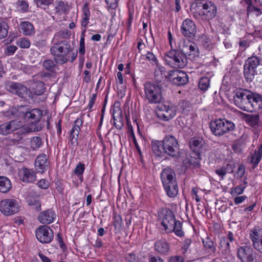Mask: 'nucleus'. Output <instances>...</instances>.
Here are the masks:
<instances>
[{
  "mask_svg": "<svg viewBox=\"0 0 262 262\" xmlns=\"http://www.w3.org/2000/svg\"><path fill=\"white\" fill-rule=\"evenodd\" d=\"M29 204V205H36V206H35V210L36 211H39L41 209V204L37 200H30Z\"/></svg>",
  "mask_w": 262,
  "mask_h": 262,
  "instance_id": "338daca9",
  "label": "nucleus"
},
{
  "mask_svg": "<svg viewBox=\"0 0 262 262\" xmlns=\"http://www.w3.org/2000/svg\"><path fill=\"white\" fill-rule=\"evenodd\" d=\"M43 145V142L40 137L35 136L30 140V147L33 151L38 150Z\"/></svg>",
  "mask_w": 262,
  "mask_h": 262,
  "instance_id": "4c0bfd02",
  "label": "nucleus"
},
{
  "mask_svg": "<svg viewBox=\"0 0 262 262\" xmlns=\"http://www.w3.org/2000/svg\"><path fill=\"white\" fill-rule=\"evenodd\" d=\"M97 97V93L93 94L90 98L89 102L88 105V108L90 111H92V108L94 104Z\"/></svg>",
  "mask_w": 262,
  "mask_h": 262,
  "instance_id": "13d9d810",
  "label": "nucleus"
},
{
  "mask_svg": "<svg viewBox=\"0 0 262 262\" xmlns=\"http://www.w3.org/2000/svg\"><path fill=\"white\" fill-rule=\"evenodd\" d=\"M168 262H184L182 256L180 255L172 256L169 257Z\"/></svg>",
  "mask_w": 262,
  "mask_h": 262,
  "instance_id": "680f3d73",
  "label": "nucleus"
},
{
  "mask_svg": "<svg viewBox=\"0 0 262 262\" xmlns=\"http://www.w3.org/2000/svg\"><path fill=\"white\" fill-rule=\"evenodd\" d=\"M246 121L250 126L255 127L259 125L260 119L258 114L246 115Z\"/></svg>",
  "mask_w": 262,
  "mask_h": 262,
  "instance_id": "f704fd0d",
  "label": "nucleus"
},
{
  "mask_svg": "<svg viewBox=\"0 0 262 262\" xmlns=\"http://www.w3.org/2000/svg\"><path fill=\"white\" fill-rule=\"evenodd\" d=\"M37 7L46 10L53 3V0H34Z\"/></svg>",
  "mask_w": 262,
  "mask_h": 262,
  "instance_id": "49530a36",
  "label": "nucleus"
},
{
  "mask_svg": "<svg viewBox=\"0 0 262 262\" xmlns=\"http://www.w3.org/2000/svg\"><path fill=\"white\" fill-rule=\"evenodd\" d=\"M155 79L157 81L156 84L151 82H146L144 85L145 98L150 103H159L162 99L161 88L159 83L162 80L158 78V73L156 74Z\"/></svg>",
  "mask_w": 262,
  "mask_h": 262,
  "instance_id": "423d86ee",
  "label": "nucleus"
},
{
  "mask_svg": "<svg viewBox=\"0 0 262 262\" xmlns=\"http://www.w3.org/2000/svg\"><path fill=\"white\" fill-rule=\"evenodd\" d=\"M179 106L183 113H186L190 110V103L187 101L183 100L180 102Z\"/></svg>",
  "mask_w": 262,
  "mask_h": 262,
  "instance_id": "3c124183",
  "label": "nucleus"
},
{
  "mask_svg": "<svg viewBox=\"0 0 262 262\" xmlns=\"http://www.w3.org/2000/svg\"><path fill=\"white\" fill-rule=\"evenodd\" d=\"M167 195L170 198H174L178 194V186L177 181L166 185H163Z\"/></svg>",
  "mask_w": 262,
  "mask_h": 262,
  "instance_id": "c85d7f7f",
  "label": "nucleus"
},
{
  "mask_svg": "<svg viewBox=\"0 0 262 262\" xmlns=\"http://www.w3.org/2000/svg\"><path fill=\"white\" fill-rule=\"evenodd\" d=\"M200 159V156H196L193 152L191 156H186L182 162L186 168H194L199 167Z\"/></svg>",
  "mask_w": 262,
  "mask_h": 262,
  "instance_id": "a878e982",
  "label": "nucleus"
},
{
  "mask_svg": "<svg viewBox=\"0 0 262 262\" xmlns=\"http://www.w3.org/2000/svg\"><path fill=\"white\" fill-rule=\"evenodd\" d=\"M159 220L166 233L174 232L179 237L184 235L182 230V224L180 221H176L172 211L167 208L161 209L159 212Z\"/></svg>",
  "mask_w": 262,
  "mask_h": 262,
  "instance_id": "7ed1b4c3",
  "label": "nucleus"
},
{
  "mask_svg": "<svg viewBox=\"0 0 262 262\" xmlns=\"http://www.w3.org/2000/svg\"><path fill=\"white\" fill-rule=\"evenodd\" d=\"M49 162L46 154L38 155L35 162V167L38 172L43 173L47 170Z\"/></svg>",
  "mask_w": 262,
  "mask_h": 262,
  "instance_id": "5701e85b",
  "label": "nucleus"
},
{
  "mask_svg": "<svg viewBox=\"0 0 262 262\" xmlns=\"http://www.w3.org/2000/svg\"><path fill=\"white\" fill-rule=\"evenodd\" d=\"M12 188V184L9 178L5 176H0V192L7 193Z\"/></svg>",
  "mask_w": 262,
  "mask_h": 262,
  "instance_id": "2f4dec72",
  "label": "nucleus"
},
{
  "mask_svg": "<svg viewBox=\"0 0 262 262\" xmlns=\"http://www.w3.org/2000/svg\"><path fill=\"white\" fill-rule=\"evenodd\" d=\"M161 179L163 185L177 181L174 170L169 167H166L162 171Z\"/></svg>",
  "mask_w": 262,
  "mask_h": 262,
  "instance_id": "393cba45",
  "label": "nucleus"
},
{
  "mask_svg": "<svg viewBox=\"0 0 262 262\" xmlns=\"http://www.w3.org/2000/svg\"><path fill=\"white\" fill-rule=\"evenodd\" d=\"M182 35L187 38H193L196 32L195 23L189 18L183 20L180 28Z\"/></svg>",
  "mask_w": 262,
  "mask_h": 262,
  "instance_id": "dca6fc26",
  "label": "nucleus"
},
{
  "mask_svg": "<svg viewBox=\"0 0 262 262\" xmlns=\"http://www.w3.org/2000/svg\"><path fill=\"white\" fill-rule=\"evenodd\" d=\"M180 50H171L165 53L166 63L173 68H183L187 63V58L196 60L199 56L198 46L193 42L184 41L179 45Z\"/></svg>",
  "mask_w": 262,
  "mask_h": 262,
  "instance_id": "f257e3e1",
  "label": "nucleus"
},
{
  "mask_svg": "<svg viewBox=\"0 0 262 262\" xmlns=\"http://www.w3.org/2000/svg\"><path fill=\"white\" fill-rule=\"evenodd\" d=\"M157 107V116L163 121H167L173 118L176 114V108L172 104L160 103Z\"/></svg>",
  "mask_w": 262,
  "mask_h": 262,
  "instance_id": "9d476101",
  "label": "nucleus"
},
{
  "mask_svg": "<svg viewBox=\"0 0 262 262\" xmlns=\"http://www.w3.org/2000/svg\"><path fill=\"white\" fill-rule=\"evenodd\" d=\"M19 206L14 199H4L0 202V211L6 216H10L17 213Z\"/></svg>",
  "mask_w": 262,
  "mask_h": 262,
  "instance_id": "9b49d317",
  "label": "nucleus"
},
{
  "mask_svg": "<svg viewBox=\"0 0 262 262\" xmlns=\"http://www.w3.org/2000/svg\"><path fill=\"white\" fill-rule=\"evenodd\" d=\"M83 121L81 118H77L74 121V125L70 131V134L79 136L80 127L82 125Z\"/></svg>",
  "mask_w": 262,
  "mask_h": 262,
  "instance_id": "c03bdc74",
  "label": "nucleus"
},
{
  "mask_svg": "<svg viewBox=\"0 0 262 262\" xmlns=\"http://www.w3.org/2000/svg\"><path fill=\"white\" fill-rule=\"evenodd\" d=\"M163 145V140L162 141L152 140L151 150L156 156L161 157L163 154H164Z\"/></svg>",
  "mask_w": 262,
  "mask_h": 262,
  "instance_id": "c756f323",
  "label": "nucleus"
},
{
  "mask_svg": "<svg viewBox=\"0 0 262 262\" xmlns=\"http://www.w3.org/2000/svg\"><path fill=\"white\" fill-rule=\"evenodd\" d=\"M17 48L15 46L10 45L6 48L5 53L7 56H11L14 54Z\"/></svg>",
  "mask_w": 262,
  "mask_h": 262,
  "instance_id": "5fc2aeb1",
  "label": "nucleus"
},
{
  "mask_svg": "<svg viewBox=\"0 0 262 262\" xmlns=\"http://www.w3.org/2000/svg\"><path fill=\"white\" fill-rule=\"evenodd\" d=\"M241 140L238 139L235 141L232 145V148L235 152H238L241 150L240 145H241Z\"/></svg>",
  "mask_w": 262,
  "mask_h": 262,
  "instance_id": "69168bd1",
  "label": "nucleus"
},
{
  "mask_svg": "<svg viewBox=\"0 0 262 262\" xmlns=\"http://www.w3.org/2000/svg\"><path fill=\"white\" fill-rule=\"evenodd\" d=\"M56 217L55 212L52 209H48L41 212L38 216V219L43 224H49L55 221Z\"/></svg>",
  "mask_w": 262,
  "mask_h": 262,
  "instance_id": "b1692460",
  "label": "nucleus"
},
{
  "mask_svg": "<svg viewBox=\"0 0 262 262\" xmlns=\"http://www.w3.org/2000/svg\"><path fill=\"white\" fill-rule=\"evenodd\" d=\"M164 154L177 158L180 157V148L177 139L172 136H166L163 139Z\"/></svg>",
  "mask_w": 262,
  "mask_h": 262,
  "instance_id": "6e6552de",
  "label": "nucleus"
},
{
  "mask_svg": "<svg viewBox=\"0 0 262 262\" xmlns=\"http://www.w3.org/2000/svg\"><path fill=\"white\" fill-rule=\"evenodd\" d=\"M9 26L5 21H0V39L5 38L8 33Z\"/></svg>",
  "mask_w": 262,
  "mask_h": 262,
  "instance_id": "a18cd8bd",
  "label": "nucleus"
},
{
  "mask_svg": "<svg viewBox=\"0 0 262 262\" xmlns=\"http://www.w3.org/2000/svg\"><path fill=\"white\" fill-rule=\"evenodd\" d=\"M22 126V123L17 120H11L0 125V134L7 135Z\"/></svg>",
  "mask_w": 262,
  "mask_h": 262,
  "instance_id": "412c9836",
  "label": "nucleus"
},
{
  "mask_svg": "<svg viewBox=\"0 0 262 262\" xmlns=\"http://www.w3.org/2000/svg\"><path fill=\"white\" fill-rule=\"evenodd\" d=\"M216 14V7L211 2H207L203 5V11L199 13L202 19L209 20Z\"/></svg>",
  "mask_w": 262,
  "mask_h": 262,
  "instance_id": "a211bd4d",
  "label": "nucleus"
},
{
  "mask_svg": "<svg viewBox=\"0 0 262 262\" xmlns=\"http://www.w3.org/2000/svg\"><path fill=\"white\" fill-rule=\"evenodd\" d=\"M107 6L112 9H115L118 6L117 0H105Z\"/></svg>",
  "mask_w": 262,
  "mask_h": 262,
  "instance_id": "e2e57ef3",
  "label": "nucleus"
},
{
  "mask_svg": "<svg viewBox=\"0 0 262 262\" xmlns=\"http://www.w3.org/2000/svg\"><path fill=\"white\" fill-rule=\"evenodd\" d=\"M250 94L251 91L244 89H237L233 96L235 105L242 110L247 112L249 96Z\"/></svg>",
  "mask_w": 262,
  "mask_h": 262,
  "instance_id": "1a4fd4ad",
  "label": "nucleus"
},
{
  "mask_svg": "<svg viewBox=\"0 0 262 262\" xmlns=\"http://www.w3.org/2000/svg\"><path fill=\"white\" fill-rule=\"evenodd\" d=\"M38 186L40 188L46 189H48L49 186V183L47 180L45 179H41L38 182Z\"/></svg>",
  "mask_w": 262,
  "mask_h": 262,
  "instance_id": "bf43d9fd",
  "label": "nucleus"
},
{
  "mask_svg": "<svg viewBox=\"0 0 262 262\" xmlns=\"http://www.w3.org/2000/svg\"><path fill=\"white\" fill-rule=\"evenodd\" d=\"M17 45L20 48H28L30 46V42L27 39L21 38L17 41Z\"/></svg>",
  "mask_w": 262,
  "mask_h": 262,
  "instance_id": "603ef678",
  "label": "nucleus"
},
{
  "mask_svg": "<svg viewBox=\"0 0 262 262\" xmlns=\"http://www.w3.org/2000/svg\"><path fill=\"white\" fill-rule=\"evenodd\" d=\"M84 170V164L80 162L77 164L74 170V174L77 176L80 182H82L83 181V173Z\"/></svg>",
  "mask_w": 262,
  "mask_h": 262,
  "instance_id": "58836bf2",
  "label": "nucleus"
},
{
  "mask_svg": "<svg viewBox=\"0 0 262 262\" xmlns=\"http://www.w3.org/2000/svg\"><path fill=\"white\" fill-rule=\"evenodd\" d=\"M17 10L21 13L27 12L29 9V3L24 0H18L16 3Z\"/></svg>",
  "mask_w": 262,
  "mask_h": 262,
  "instance_id": "37998d69",
  "label": "nucleus"
},
{
  "mask_svg": "<svg viewBox=\"0 0 262 262\" xmlns=\"http://www.w3.org/2000/svg\"><path fill=\"white\" fill-rule=\"evenodd\" d=\"M79 136L70 134V142L72 145L75 146L78 145L77 139Z\"/></svg>",
  "mask_w": 262,
  "mask_h": 262,
  "instance_id": "774afa93",
  "label": "nucleus"
},
{
  "mask_svg": "<svg viewBox=\"0 0 262 262\" xmlns=\"http://www.w3.org/2000/svg\"><path fill=\"white\" fill-rule=\"evenodd\" d=\"M235 127V125L233 122L225 119H216L210 124L211 130L216 136H223L233 131Z\"/></svg>",
  "mask_w": 262,
  "mask_h": 262,
  "instance_id": "0eeeda50",
  "label": "nucleus"
},
{
  "mask_svg": "<svg viewBox=\"0 0 262 262\" xmlns=\"http://www.w3.org/2000/svg\"><path fill=\"white\" fill-rule=\"evenodd\" d=\"M202 243L205 251V254L207 256L212 255L216 252V247L212 239L209 236L203 239Z\"/></svg>",
  "mask_w": 262,
  "mask_h": 262,
  "instance_id": "bb28decb",
  "label": "nucleus"
},
{
  "mask_svg": "<svg viewBox=\"0 0 262 262\" xmlns=\"http://www.w3.org/2000/svg\"><path fill=\"white\" fill-rule=\"evenodd\" d=\"M262 157V144L259 146L257 150L250 158V162L252 163V168L254 169L260 162Z\"/></svg>",
  "mask_w": 262,
  "mask_h": 262,
  "instance_id": "473e14b6",
  "label": "nucleus"
},
{
  "mask_svg": "<svg viewBox=\"0 0 262 262\" xmlns=\"http://www.w3.org/2000/svg\"><path fill=\"white\" fill-rule=\"evenodd\" d=\"M237 257L242 262H256V254L249 246H241L237 250Z\"/></svg>",
  "mask_w": 262,
  "mask_h": 262,
  "instance_id": "f8f14e48",
  "label": "nucleus"
},
{
  "mask_svg": "<svg viewBox=\"0 0 262 262\" xmlns=\"http://www.w3.org/2000/svg\"><path fill=\"white\" fill-rule=\"evenodd\" d=\"M35 235L37 240L43 244L50 243L54 237L52 230L46 225L40 226L37 228Z\"/></svg>",
  "mask_w": 262,
  "mask_h": 262,
  "instance_id": "ddd939ff",
  "label": "nucleus"
},
{
  "mask_svg": "<svg viewBox=\"0 0 262 262\" xmlns=\"http://www.w3.org/2000/svg\"><path fill=\"white\" fill-rule=\"evenodd\" d=\"M114 120V124L116 128L118 129H121L124 125L123 119L122 116Z\"/></svg>",
  "mask_w": 262,
  "mask_h": 262,
  "instance_id": "864d4df0",
  "label": "nucleus"
},
{
  "mask_svg": "<svg viewBox=\"0 0 262 262\" xmlns=\"http://www.w3.org/2000/svg\"><path fill=\"white\" fill-rule=\"evenodd\" d=\"M142 59H145L148 61L152 65H158V59L154 53L148 51L146 54H142L141 60Z\"/></svg>",
  "mask_w": 262,
  "mask_h": 262,
  "instance_id": "a19ab883",
  "label": "nucleus"
},
{
  "mask_svg": "<svg viewBox=\"0 0 262 262\" xmlns=\"http://www.w3.org/2000/svg\"><path fill=\"white\" fill-rule=\"evenodd\" d=\"M154 247L155 250L161 255H167L170 249L169 243L165 240L157 241Z\"/></svg>",
  "mask_w": 262,
  "mask_h": 262,
  "instance_id": "cd10ccee",
  "label": "nucleus"
},
{
  "mask_svg": "<svg viewBox=\"0 0 262 262\" xmlns=\"http://www.w3.org/2000/svg\"><path fill=\"white\" fill-rule=\"evenodd\" d=\"M90 16V12L88 7V4L85 3L83 7V14L82 19L81 22V25L82 27L86 28L89 23V19Z\"/></svg>",
  "mask_w": 262,
  "mask_h": 262,
  "instance_id": "c9c22d12",
  "label": "nucleus"
},
{
  "mask_svg": "<svg viewBox=\"0 0 262 262\" xmlns=\"http://www.w3.org/2000/svg\"><path fill=\"white\" fill-rule=\"evenodd\" d=\"M215 172L218 176L221 177V179L223 180H224L225 175L227 173V168H225V167H222L221 168L215 170Z\"/></svg>",
  "mask_w": 262,
  "mask_h": 262,
  "instance_id": "6e6d98bb",
  "label": "nucleus"
},
{
  "mask_svg": "<svg viewBox=\"0 0 262 262\" xmlns=\"http://www.w3.org/2000/svg\"><path fill=\"white\" fill-rule=\"evenodd\" d=\"M192 241L190 238H186L184 241L183 246L182 247V252L183 253H185L187 251Z\"/></svg>",
  "mask_w": 262,
  "mask_h": 262,
  "instance_id": "4d7b16f0",
  "label": "nucleus"
},
{
  "mask_svg": "<svg viewBox=\"0 0 262 262\" xmlns=\"http://www.w3.org/2000/svg\"><path fill=\"white\" fill-rule=\"evenodd\" d=\"M190 148L196 156H200L201 152L205 146V141L201 137H194L189 140Z\"/></svg>",
  "mask_w": 262,
  "mask_h": 262,
  "instance_id": "aec40b11",
  "label": "nucleus"
},
{
  "mask_svg": "<svg viewBox=\"0 0 262 262\" xmlns=\"http://www.w3.org/2000/svg\"><path fill=\"white\" fill-rule=\"evenodd\" d=\"M46 91L45 84L41 81L35 82L32 88L33 93L36 95H41Z\"/></svg>",
  "mask_w": 262,
  "mask_h": 262,
  "instance_id": "e433bc0d",
  "label": "nucleus"
},
{
  "mask_svg": "<svg viewBox=\"0 0 262 262\" xmlns=\"http://www.w3.org/2000/svg\"><path fill=\"white\" fill-rule=\"evenodd\" d=\"M19 29L25 35H31L34 33L33 25L27 21L21 22L19 25Z\"/></svg>",
  "mask_w": 262,
  "mask_h": 262,
  "instance_id": "7c9ffc66",
  "label": "nucleus"
},
{
  "mask_svg": "<svg viewBox=\"0 0 262 262\" xmlns=\"http://www.w3.org/2000/svg\"><path fill=\"white\" fill-rule=\"evenodd\" d=\"M249 237L253 248L262 253V228L255 226L250 230Z\"/></svg>",
  "mask_w": 262,
  "mask_h": 262,
  "instance_id": "4468645a",
  "label": "nucleus"
},
{
  "mask_svg": "<svg viewBox=\"0 0 262 262\" xmlns=\"http://www.w3.org/2000/svg\"><path fill=\"white\" fill-rule=\"evenodd\" d=\"M220 248L222 252H225L226 254L230 253V245L227 238L225 236L222 237L220 238Z\"/></svg>",
  "mask_w": 262,
  "mask_h": 262,
  "instance_id": "ea45409f",
  "label": "nucleus"
},
{
  "mask_svg": "<svg viewBox=\"0 0 262 262\" xmlns=\"http://www.w3.org/2000/svg\"><path fill=\"white\" fill-rule=\"evenodd\" d=\"M112 112L113 119L122 116V111L119 106L114 105V107L111 109V112Z\"/></svg>",
  "mask_w": 262,
  "mask_h": 262,
  "instance_id": "8fccbe9b",
  "label": "nucleus"
},
{
  "mask_svg": "<svg viewBox=\"0 0 262 262\" xmlns=\"http://www.w3.org/2000/svg\"><path fill=\"white\" fill-rule=\"evenodd\" d=\"M115 220L114 222V226L115 228H119L121 227L122 224V218L119 215H116L114 217Z\"/></svg>",
  "mask_w": 262,
  "mask_h": 262,
  "instance_id": "0e129e2a",
  "label": "nucleus"
},
{
  "mask_svg": "<svg viewBox=\"0 0 262 262\" xmlns=\"http://www.w3.org/2000/svg\"><path fill=\"white\" fill-rule=\"evenodd\" d=\"M249 97L247 112H252L261 108L262 97L260 95L251 91V94Z\"/></svg>",
  "mask_w": 262,
  "mask_h": 262,
  "instance_id": "f3484780",
  "label": "nucleus"
},
{
  "mask_svg": "<svg viewBox=\"0 0 262 262\" xmlns=\"http://www.w3.org/2000/svg\"><path fill=\"white\" fill-rule=\"evenodd\" d=\"M245 188V186L242 185H238L231 189L230 194L232 196L241 194L244 192Z\"/></svg>",
  "mask_w": 262,
  "mask_h": 262,
  "instance_id": "09e8293b",
  "label": "nucleus"
},
{
  "mask_svg": "<svg viewBox=\"0 0 262 262\" xmlns=\"http://www.w3.org/2000/svg\"><path fill=\"white\" fill-rule=\"evenodd\" d=\"M210 79L207 77L201 78L199 82V88L202 91H206L209 87Z\"/></svg>",
  "mask_w": 262,
  "mask_h": 262,
  "instance_id": "de8ad7c7",
  "label": "nucleus"
},
{
  "mask_svg": "<svg viewBox=\"0 0 262 262\" xmlns=\"http://www.w3.org/2000/svg\"><path fill=\"white\" fill-rule=\"evenodd\" d=\"M262 58L254 54L249 57L244 66V75L246 81L251 82L255 76L262 73Z\"/></svg>",
  "mask_w": 262,
  "mask_h": 262,
  "instance_id": "39448f33",
  "label": "nucleus"
},
{
  "mask_svg": "<svg viewBox=\"0 0 262 262\" xmlns=\"http://www.w3.org/2000/svg\"><path fill=\"white\" fill-rule=\"evenodd\" d=\"M56 62L55 59H46L43 62V67L48 71L55 72L56 68Z\"/></svg>",
  "mask_w": 262,
  "mask_h": 262,
  "instance_id": "79ce46f5",
  "label": "nucleus"
},
{
  "mask_svg": "<svg viewBox=\"0 0 262 262\" xmlns=\"http://www.w3.org/2000/svg\"><path fill=\"white\" fill-rule=\"evenodd\" d=\"M71 35V31L67 29L64 30H61L54 34L52 40L60 41L62 40L68 39Z\"/></svg>",
  "mask_w": 262,
  "mask_h": 262,
  "instance_id": "72a5a7b5",
  "label": "nucleus"
},
{
  "mask_svg": "<svg viewBox=\"0 0 262 262\" xmlns=\"http://www.w3.org/2000/svg\"><path fill=\"white\" fill-rule=\"evenodd\" d=\"M126 262H135L136 260V255L133 253H127L125 256Z\"/></svg>",
  "mask_w": 262,
  "mask_h": 262,
  "instance_id": "052dcab7",
  "label": "nucleus"
},
{
  "mask_svg": "<svg viewBox=\"0 0 262 262\" xmlns=\"http://www.w3.org/2000/svg\"><path fill=\"white\" fill-rule=\"evenodd\" d=\"M19 111L23 115L24 119L28 122V132H38L42 129L44 125L41 123V118L42 116L41 110L37 108L31 109L26 106H21Z\"/></svg>",
  "mask_w": 262,
  "mask_h": 262,
  "instance_id": "20e7f679",
  "label": "nucleus"
},
{
  "mask_svg": "<svg viewBox=\"0 0 262 262\" xmlns=\"http://www.w3.org/2000/svg\"><path fill=\"white\" fill-rule=\"evenodd\" d=\"M18 176L23 182L26 183H31L36 180L34 171L26 167L21 168L19 170Z\"/></svg>",
  "mask_w": 262,
  "mask_h": 262,
  "instance_id": "4be33fe9",
  "label": "nucleus"
},
{
  "mask_svg": "<svg viewBox=\"0 0 262 262\" xmlns=\"http://www.w3.org/2000/svg\"><path fill=\"white\" fill-rule=\"evenodd\" d=\"M7 89L11 93L15 94L21 98L26 97L29 92V90L26 86L13 81L7 84Z\"/></svg>",
  "mask_w": 262,
  "mask_h": 262,
  "instance_id": "6ab92c4d",
  "label": "nucleus"
},
{
  "mask_svg": "<svg viewBox=\"0 0 262 262\" xmlns=\"http://www.w3.org/2000/svg\"><path fill=\"white\" fill-rule=\"evenodd\" d=\"M169 80L177 85H184L188 82L187 74L180 70L170 71L168 73Z\"/></svg>",
  "mask_w": 262,
  "mask_h": 262,
  "instance_id": "2eb2a0df",
  "label": "nucleus"
},
{
  "mask_svg": "<svg viewBox=\"0 0 262 262\" xmlns=\"http://www.w3.org/2000/svg\"><path fill=\"white\" fill-rule=\"evenodd\" d=\"M50 53L54 57L56 63L64 64L68 61L73 62L77 57V52L72 51V48L69 39L62 40L60 41H52Z\"/></svg>",
  "mask_w": 262,
  "mask_h": 262,
  "instance_id": "f03ea898",
  "label": "nucleus"
}]
</instances>
